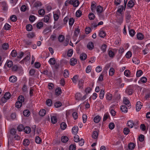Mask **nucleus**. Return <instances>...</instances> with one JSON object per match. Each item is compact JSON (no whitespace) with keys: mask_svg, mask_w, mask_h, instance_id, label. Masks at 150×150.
Masks as SVG:
<instances>
[{"mask_svg":"<svg viewBox=\"0 0 150 150\" xmlns=\"http://www.w3.org/2000/svg\"><path fill=\"white\" fill-rule=\"evenodd\" d=\"M123 101L124 103L126 105H127L128 107L130 108L131 106L130 103L129 102V101L126 98L124 97L123 98Z\"/></svg>","mask_w":150,"mask_h":150,"instance_id":"nucleus-4","label":"nucleus"},{"mask_svg":"<svg viewBox=\"0 0 150 150\" xmlns=\"http://www.w3.org/2000/svg\"><path fill=\"white\" fill-rule=\"evenodd\" d=\"M36 18V17L34 16L30 15L29 17V20L30 22L32 23L35 20Z\"/></svg>","mask_w":150,"mask_h":150,"instance_id":"nucleus-28","label":"nucleus"},{"mask_svg":"<svg viewBox=\"0 0 150 150\" xmlns=\"http://www.w3.org/2000/svg\"><path fill=\"white\" fill-rule=\"evenodd\" d=\"M142 106V104L140 101L137 102L136 106V110L137 111H139L141 108Z\"/></svg>","mask_w":150,"mask_h":150,"instance_id":"nucleus-3","label":"nucleus"},{"mask_svg":"<svg viewBox=\"0 0 150 150\" xmlns=\"http://www.w3.org/2000/svg\"><path fill=\"white\" fill-rule=\"evenodd\" d=\"M107 73V71H103L102 73L101 74L100 76L98 79V81H103V76L105 74Z\"/></svg>","mask_w":150,"mask_h":150,"instance_id":"nucleus-6","label":"nucleus"},{"mask_svg":"<svg viewBox=\"0 0 150 150\" xmlns=\"http://www.w3.org/2000/svg\"><path fill=\"white\" fill-rule=\"evenodd\" d=\"M75 98L76 100H81V94L79 93H77L75 95Z\"/></svg>","mask_w":150,"mask_h":150,"instance_id":"nucleus-36","label":"nucleus"},{"mask_svg":"<svg viewBox=\"0 0 150 150\" xmlns=\"http://www.w3.org/2000/svg\"><path fill=\"white\" fill-rule=\"evenodd\" d=\"M69 138L66 136H62L61 138V141L63 143H66L68 140Z\"/></svg>","mask_w":150,"mask_h":150,"instance_id":"nucleus-23","label":"nucleus"},{"mask_svg":"<svg viewBox=\"0 0 150 150\" xmlns=\"http://www.w3.org/2000/svg\"><path fill=\"white\" fill-rule=\"evenodd\" d=\"M11 55L13 57H16L17 55L16 51L15 50H13L11 53Z\"/></svg>","mask_w":150,"mask_h":150,"instance_id":"nucleus-61","label":"nucleus"},{"mask_svg":"<svg viewBox=\"0 0 150 150\" xmlns=\"http://www.w3.org/2000/svg\"><path fill=\"white\" fill-rule=\"evenodd\" d=\"M95 17V16L94 14L92 13H91L88 14L89 18L91 20H93L94 19Z\"/></svg>","mask_w":150,"mask_h":150,"instance_id":"nucleus-40","label":"nucleus"},{"mask_svg":"<svg viewBox=\"0 0 150 150\" xmlns=\"http://www.w3.org/2000/svg\"><path fill=\"white\" fill-rule=\"evenodd\" d=\"M129 33L130 35L132 37H133L135 35V31L132 29L129 30Z\"/></svg>","mask_w":150,"mask_h":150,"instance_id":"nucleus-50","label":"nucleus"},{"mask_svg":"<svg viewBox=\"0 0 150 150\" xmlns=\"http://www.w3.org/2000/svg\"><path fill=\"white\" fill-rule=\"evenodd\" d=\"M23 143L24 146H28L29 144V141L28 139H25L23 141Z\"/></svg>","mask_w":150,"mask_h":150,"instance_id":"nucleus-44","label":"nucleus"},{"mask_svg":"<svg viewBox=\"0 0 150 150\" xmlns=\"http://www.w3.org/2000/svg\"><path fill=\"white\" fill-rule=\"evenodd\" d=\"M62 92L61 89L60 88H57L55 91V94L57 96H58L61 94Z\"/></svg>","mask_w":150,"mask_h":150,"instance_id":"nucleus-17","label":"nucleus"},{"mask_svg":"<svg viewBox=\"0 0 150 150\" xmlns=\"http://www.w3.org/2000/svg\"><path fill=\"white\" fill-rule=\"evenodd\" d=\"M43 23L42 22H40L37 23L36 27L40 29L41 27H43Z\"/></svg>","mask_w":150,"mask_h":150,"instance_id":"nucleus-59","label":"nucleus"},{"mask_svg":"<svg viewBox=\"0 0 150 150\" xmlns=\"http://www.w3.org/2000/svg\"><path fill=\"white\" fill-rule=\"evenodd\" d=\"M134 123L132 120H129L127 123V125L129 128H132L134 125Z\"/></svg>","mask_w":150,"mask_h":150,"instance_id":"nucleus-10","label":"nucleus"},{"mask_svg":"<svg viewBox=\"0 0 150 150\" xmlns=\"http://www.w3.org/2000/svg\"><path fill=\"white\" fill-rule=\"evenodd\" d=\"M64 75L65 78H67L69 77V73L67 70L65 69L64 70Z\"/></svg>","mask_w":150,"mask_h":150,"instance_id":"nucleus-55","label":"nucleus"},{"mask_svg":"<svg viewBox=\"0 0 150 150\" xmlns=\"http://www.w3.org/2000/svg\"><path fill=\"white\" fill-rule=\"evenodd\" d=\"M87 55L84 53H82L80 55V59L82 60H84L86 59Z\"/></svg>","mask_w":150,"mask_h":150,"instance_id":"nucleus-20","label":"nucleus"},{"mask_svg":"<svg viewBox=\"0 0 150 150\" xmlns=\"http://www.w3.org/2000/svg\"><path fill=\"white\" fill-rule=\"evenodd\" d=\"M46 113V111L45 109L41 110L39 112V115L42 116H44Z\"/></svg>","mask_w":150,"mask_h":150,"instance_id":"nucleus-30","label":"nucleus"},{"mask_svg":"<svg viewBox=\"0 0 150 150\" xmlns=\"http://www.w3.org/2000/svg\"><path fill=\"white\" fill-rule=\"evenodd\" d=\"M31 128L30 127H26L24 128V131L26 134H29L31 132Z\"/></svg>","mask_w":150,"mask_h":150,"instance_id":"nucleus-19","label":"nucleus"},{"mask_svg":"<svg viewBox=\"0 0 150 150\" xmlns=\"http://www.w3.org/2000/svg\"><path fill=\"white\" fill-rule=\"evenodd\" d=\"M129 132L130 130L128 128L126 127L124 128L123 132L124 134L127 135L129 133Z\"/></svg>","mask_w":150,"mask_h":150,"instance_id":"nucleus-56","label":"nucleus"},{"mask_svg":"<svg viewBox=\"0 0 150 150\" xmlns=\"http://www.w3.org/2000/svg\"><path fill=\"white\" fill-rule=\"evenodd\" d=\"M78 130L79 128L78 126H75L72 128V132L73 134H76L77 133Z\"/></svg>","mask_w":150,"mask_h":150,"instance_id":"nucleus-8","label":"nucleus"},{"mask_svg":"<svg viewBox=\"0 0 150 150\" xmlns=\"http://www.w3.org/2000/svg\"><path fill=\"white\" fill-rule=\"evenodd\" d=\"M11 97V94L9 92L5 93L3 97L1 98V101L3 103H5L7 100L9 99Z\"/></svg>","mask_w":150,"mask_h":150,"instance_id":"nucleus-1","label":"nucleus"},{"mask_svg":"<svg viewBox=\"0 0 150 150\" xmlns=\"http://www.w3.org/2000/svg\"><path fill=\"white\" fill-rule=\"evenodd\" d=\"M108 55L110 57L112 58L115 56V53L114 52L110 50L108 52Z\"/></svg>","mask_w":150,"mask_h":150,"instance_id":"nucleus-43","label":"nucleus"},{"mask_svg":"<svg viewBox=\"0 0 150 150\" xmlns=\"http://www.w3.org/2000/svg\"><path fill=\"white\" fill-rule=\"evenodd\" d=\"M78 76L75 75L74 76L73 78L72 79L73 82L74 83H76L77 82V80L78 79Z\"/></svg>","mask_w":150,"mask_h":150,"instance_id":"nucleus-52","label":"nucleus"},{"mask_svg":"<svg viewBox=\"0 0 150 150\" xmlns=\"http://www.w3.org/2000/svg\"><path fill=\"white\" fill-rule=\"evenodd\" d=\"M107 45L105 44H104L102 45L101 47V49L103 52H105L106 51Z\"/></svg>","mask_w":150,"mask_h":150,"instance_id":"nucleus-62","label":"nucleus"},{"mask_svg":"<svg viewBox=\"0 0 150 150\" xmlns=\"http://www.w3.org/2000/svg\"><path fill=\"white\" fill-rule=\"evenodd\" d=\"M96 11L98 14L99 15L103 11V8L100 6H98L96 8Z\"/></svg>","mask_w":150,"mask_h":150,"instance_id":"nucleus-14","label":"nucleus"},{"mask_svg":"<svg viewBox=\"0 0 150 150\" xmlns=\"http://www.w3.org/2000/svg\"><path fill=\"white\" fill-rule=\"evenodd\" d=\"M126 93L128 95H130L133 93V90L131 88H127L126 90Z\"/></svg>","mask_w":150,"mask_h":150,"instance_id":"nucleus-22","label":"nucleus"},{"mask_svg":"<svg viewBox=\"0 0 150 150\" xmlns=\"http://www.w3.org/2000/svg\"><path fill=\"white\" fill-rule=\"evenodd\" d=\"M11 20L13 22H15L17 21V18L15 15H13L10 17Z\"/></svg>","mask_w":150,"mask_h":150,"instance_id":"nucleus-41","label":"nucleus"},{"mask_svg":"<svg viewBox=\"0 0 150 150\" xmlns=\"http://www.w3.org/2000/svg\"><path fill=\"white\" fill-rule=\"evenodd\" d=\"M24 127L22 125H20L18 126L17 127V129L19 131H22L24 130Z\"/></svg>","mask_w":150,"mask_h":150,"instance_id":"nucleus-60","label":"nucleus"},{"mask_svg":"<svg viewBox=\"0 0 150 150\" xmlns=\"http://www.w3.org/2000/svg\"><path fill=\"white\" fill-rule=\"evenodd\" d=\"M42 5V3L40 1H37L34 4V7H36L40 6Z\"/></svg>","mask_w":150,"mask_h":150,"instance_id":"nucleus-51","label":"nucleus"},{"mask_svg":"<svg viewBox=\"0 0 150 150\" xmlns=\"http://www.w3.org/2000/svg\"><path fill=\"white\" fill-rule=\"evenodd\" d=\"M30 53H29V54L28 55H27V56H26L25 58H24L23 59V60L27 62L28 61H29V60H30Z\"/></svg>","mask_w":150,"mask_h":150,"instance_id":"nucleus-38","label":"nucleus"},{"mask_svg":"<svg viewBox=\"0 0 150 150\" xmlns=\"http://www.w3.org/2000/svg\"><path fill=\"white\" fill-rule=\"evenodd\" d=\"M100 120V117L99 116H96L93 119L94 122L96 123H98Z\"/></svg>","mask_w":150,"mask_h":150,"instance_id":"nucleus-25","label":"nucleus"},{"mask_svg":"<svg viewBox=\"0 0 150 150\" xmlns=\"http://www.w3.org/2000/svg\"><path fill=\"white\" fill-rule=\"evenodd\" d=\"M8 45L6 43H4L2 46L3 49L4 50H6L8 48Z\"/></svg>","mask_w":150,"mask_h":150,"instance_id":"nucleus-26","label":"nucleus"},{"mask_svg":"<svg viewBox=\"0 0 150 150\" xmlns=\"http://www.w3.org/2000/svg\"><path fill=\"white\" fill-rule=\"evenodd\" d=\"M26 29L28 31H30L32 29V25L30 24H28L26 26Z\"/></svg>","mask_w":150,"mask_h":150,"instance_id":"nucleus-47","label":"nucleus"},{"mask_svg":"<svg viewBox=\"0 0 150 150\" xmlns=\"http://www.w3.org/2000/svg\"><path fill=\"white\" fill-rule=\"evenodd\" d=\"M64 39V37L63 35H60L58 38V39L59 42H63Z\"/></svg>","mask_w":150,"mask_h":150,"instance_id":"nucleus-39","label":"nucleus"},{"mask_svg":"<svg viewBox=\"0 0 150 150\" xmlns=\"http://www.w3.org/2000/svg\"><path fill=\"white\" fill-rule=\"evenodd\" d=\"M123 15L119 16L117 15V21L120 23H121L123 21Z\"/></svg>","mask_w":150,"mask_h":150,"instance_id":"nucleus-5","label":"nucleus"},{"mask_svg":"<svg viewBox=\"0 0 150 150\" xmlns=\"http://www.w3.org/2000/svg\"><path fill=\"white\" fill-rule=\"evenodd\" d=\"M30 111L28 110H25L23 111V115L25 116L28 117L30 115Z\"/></svg>","mask_w":150,"mask_h":150,"instance_id":"nucleus-34","label":"nucleus"},{"mask_svg":"<svg viewBox=\"0 0 150 150\" xmlns=\"http://www.w3.org/2000/svg\"><path fill=\"white\" fill-rule=\"evenodd\" d=\"M96 7V5L94 2V3L92 2L91 6V9L93 12L94 11Z\"/></svg>","mask_w":150,"mask_h":150,"instance_id":"nucleus-49","label":"nucleus"},{"mask_svg":"<svg viewBox=\"0 0 150 150\" xmlns=\"http://www.w3.org/2000/svg\"><path fill=\"white\" fill-rule=\"evenodd\" d=\"M60 127L61 129L64 130L67 127V125L65 123L63 122L61 124Z\"/></svg>","mask_w":150,"mask_h":150,"instance_id":"nucleus-42","label":"nucleus"},{"mask_svg":"<svg viewBox=\"0 0 150 150\" xmlns=\"http://www.w3.org/2000/svg\"><path fill=\"white\" fill-rule=\"evenodd\" d=\"M106 35V33L104 31L101 30L100 31L99 33V35L101 38H104Z\"/></svg>","mask_w":150,"mask_h":150,"instance_id":"nucleus-27","label":"nucleus"},{"mask_svg":"<svg viewBox=\"0 0 150 150\" xmlns=\"http://www.w3.org/2000/svg\"><path fill=\"white\" fill-rule=\"evenodd\" d=\"M114 69L112 68H110L109 71V75L111 76H112L114 74Z\"/></svg>","mask_w":150,"mask_h":150,"instance_id":"nucleus-58","label":"nucleus"},{"mask_svg":"<svg viewBox=\"0 0 150 150\" xmlns=\"http://www.w3.org/2000/svg\"><path fill=\"white\" fill-rule=\"evenodd\" d=\"M35 141L36 143L38 144H40L42 142V139L38 136H37L35 137Z\"/></svg>","mask_w":150,"mask_h":150,"instance_id":"nucleus-29","label":"nucleus"},{"mask_svg":"<svg viewBox=\"0 0 150 150\" xmlns=\"http://www.w3.org/2000/svg\"><path fill=\"white\" fill-rule=\"evenodd\" d=\"M87 48L90 50H92L94 47V45L93 42H89L87 45Z\"/></svg>","mask_w":150,"mask_h":150,"instance_id":"nucleus-15","label":"nucleus"},{"mask_svg":"<svg viewBox=\"0 0 150 150\" xmlns=\"http://www.w3.org/2000/svg\"><path fill=\"white\" fill-rule=\"evenodd\" d=\"M49 62L51 65H54L55 63V59L54 58H51L48 61Z\"/></svg>","mask_w":150,"mask_h":150,"instance_id":"nucleus-31","label":"nucleus"},{"mask_svg":"<svg viewBox=\"0 0 150 150\" xmlns=\"http://www.w3.org/2000/svg\"><path fill=\"white\" fill-rule=\"evenodd\" d=\"M17 80V78L15 76H10L9 78V81L12 83L15 82Z\"/></svg>","mask_w":150,"mask_h":150,"instance_id":"nucleus-7","label":"nucleus"},{"mask_svg":"<svg viewBox=\"0 0 150 150\" xmlns=\"http://www.w3.org/2000/svg\"><path fill=\"white\" fill-rule=\"evenodd\" d=\"M135 144L132 142L130 143L128 145V148L129 149L133 150L135 147Z\"/></svg>","mask_w":150,"mask_h":150,"instance_id":"nucleus-21","label":"nucleus"},{"mask_svg":"<svg viewBox=\"0 0 150 150\" xmlns=\"http://www.w3.org/2000/svg\"><path fill=\"white\" fill-rule=\"evenodd\" d=\"M10 25L8 23H6L4 26V28L7 30H9L10 29Z\"/></svg>","mask_w":150,"mask_h":150,"instance_id":"nucleus-64","label":"nucleus"},{"mask_svg":"<svg viewBox=\"0 0 150 150\" xmlns=\"http://www.w3.org/2000/svg\"><path fill=\"white\" fill-rule=\"evenodd\" d=\"M6 65L8 67H11L13 65V62L10 60H7L6 61Z\"/></svg>","mask_w":150,"mask_h":150,"instance_id":"nucleus-16","label":"nucleus"},{"mask_svg":"<svg viewBox=\"0 0 150 150\" xmlns=\"http://www.w3.org/2000/svg\"><path fill=\"white\" fill-rule=\"evenodd\" d=\"M23 42L25 43L26 45H30L32 43V41L30 40H23Z\"/></svg>","mask_w":150,"mask_h":150,"instance_id":"nucleus-54","label":"nucleus"},{"mask_svg":"<svg viewBox=\"0 0 150 150\" xmlns=\"http://www.w3.org/2000/svg\"><path fill=\"white\" fill-rule=\"evenodd\" d=\"M38 13L40 15L43 16L45 15V11L44 9H41L39 10Z\"/></svg>","mask_w":150,"mask_h":150,"instance_id":"nucleus-35","label":"nucleus"},{"mask_svg":"<svg viewBox=\"0 0 150 150\" xmlns=\"http://www.w3.org/2000/svg\"><path fill=\"white\" fill-rule=\"evenodd\" d=\"M125 8L122 5L118 7V8L117 11V15L120 16L123 15L122 11L123 10H125Z\"/></svg>","mask_w":150,"mask_h":150,"instance_id":"nucleus-2","label":"nucleus"},{"mask_svg":"<svg viewBox=\"0 0 150 150\" xmlns=\"http://www.w3.org/2000/svg\"><path fill=\"white\" fill-rule=\"evenodd\" d=\"M137 36V38L138 40H142L144 38V35L141 33H138Z\"/></svg>","mask_w":150,"mask_h":150,"instance_id":"nucleus-24","label":"nucleus"},{"mask_svg":"<svg viewBox=\"0 0 150 150\" xmlns=\"http://www.w3.org/2000/svg\"><path fill=\"white\" fill-rule=\"evenodd\" d=\"M105 92L104 90H101L99 94V97L100 99H102L104 95Z\"/></svg>","mask_w":150,"mask_h":150,"instance_id":"nucleus-48","label":"nucleus"},{"mask_svg":"<svg viewBox=\"0 0 150 150\" xmlns=\"http://www.w3.org/2000/svg\"><path fill=\"white\" fill-rule=\"evenodd\" d=\"M41 21L45 23H48L49 21V17L47 15H45L44 18L42 19Z\"/></svg>","mask_w":150,"mask_h":150,"instance_id":"nucleus-18","label":"nucleus"},{"mask_svg":"<svg viewBox=\"0 0 150 150\" xmlns=\"http://www.w3.org/2000/svg\"><path fill=\"white\" fill-rule=\"evenodd\" d=\"M62 103L60 101L56 102L54 104V106L57 108L60 107L62 105Z\"/></svg>","mask_w":150,"mask_h":150,"instance_id":"nucleus-46","label":"nucleus"},{"mask_svg":"<svg viewBox=\"0 0 150 150\" xmlns=\"http://www.w3.org/2000/svg\"><path fill=\"white\" fill-rule=\"evenodd\" d=\"M46 104L47 105L50 106L52 104V101L50 99H48L46 101Z\"/></svg>","mask_w":150,"mask_h":150,"instance_id":"nucleus-45","label":"nucleus"},{"mask_svg":"<svg viewBox=\"0 0 150 150\" xmlns=\"http://www.w3.org/2000/svg\"><path fill=\"white\" fill-rule=\"evenodd\" d=\"M51 122L53 124H55L57 121V119L56 117L53 116L51 117Z\"/></svg>","mask_w":150,"mask_h":150,"instance_id":"nucleus-33","label":"nucleus"},{"mask_svg":"<svg viewBox=\"0 0 150 150\" xmlns=\"http://www.w3.org/2000/svg\"><path fill=\"white\" fill-rule=\"evenodd\" d=\"M74 20L73 18H71L69 20V24L70 26H72L74 22Z\"/></svg>","mask_w":150,"mask_h":150,"instance_id":"nucleus-57","label":"nucleus"},{"mask_svg":"<svg viewBox=\"0 0 150 150\" xmlns=\"http://www.w3.org/2000/svg\"><path fill=\"white\" fill-rule=\"evenodd\" d=\"M134 5V3L132 0L129 1L127 4V6L129 8H132Z\"/></svg>","mask_w":150,"mask_h":150,"instance_id":"nucleus-32","label":"nucleus"},{"mask_svg":"<svg viewBox=\"0 0 150 150\" xmlns=\"http://www.w3.org/2000/svg\"><path fill=\"white\" fill-rule=\"evenodd\" d=\"M132 61L133 63L135 64H139L140 61L137 58H133L132 59Z\"/></svg>","mask_w":150,"mask_h":150,"instance_id":"nucleus-53","label":"nucleus"},{"mask_svg":"<svg viewBox=\"0 0 150 150\" xmlns=\"http://www.w3.org/2000/svg\"><path fill=\"white\" fill-rule=\"evenodd\" d=\"M77 63V60L76 59L72 58H71L70 60V64L72 66L75 65Z\"/></svg>","mask_w":150,"mask_h":150,"instance_id":"nucleus-11","label":"nucleus"},{"mask_svg":"<svg viewBox=\"0 0 150 150\" xmlns=\"http://www.w3.org/2000/svg\"><path fill=\"white\" fill-rule=\"evenodd\" d=\"M120 109L122 112L124 113H127L128 111L127 108L124 105L121 106Z\"/></svg>","mask_w":150,"mask_h":150,"instance_id":"nucleus-12","label":"nucleus"},{"mask_svg":"<svg viewBox=\"0 0 150 150\" xmlns=\"http://www.w3.org/2000/svg\"><path fill=\"white\" fill-rule=\"evenodd\" d=\"M98 133L97 131H93L92 132V136L93 139H97L98 138Z\"/></svg>","mask_w":150,"mask_h":150,"instance_id":"nucleus-13","label":"nucleus"},{"mask_svg":"<svg viewBox=\"0 0 150 150\" xmlns=\"http://www.w3.org/2000/svg\"><path fill=\"white\" fill-rule=\"evenodd\" d=\"M18 101L21 103H22L24 101V98L22 96H20L18 98Z\"/></svg>","mask_w":150,"mask_h":150,"instance_id":"nucleus-37","label":"nucleus"},{"mask_svg":"<svg viewBox=\"0 0 150 150\" xmlns=\"http://www.w3.org/2000/svg\"><path fill=\"white\" fill-rule=\"evenodd\" d=\"M2 6L3 7V9L4 11H7L8 9V6L6 2L4 1L2 2Z\"/></svg>","mask_w":150,"mask_h":150,"instance_id":"nucleus-9","label":"nucleus"},{"mask_svg":"<svg viewBox=\"0 0 150 150\" xmlns=\"http://www.w3.org/2000/svg\"><path fill=\"white\" fill-rule=\"evenodd\" d=\"M143 73V72L141 70H139L137 71L136 75L137 77L140 76Z\"/></svg>","mask_w":150,"mask_h":150,"instance_id":"nucleus-63","label":"nucleus"}]
</instances>
